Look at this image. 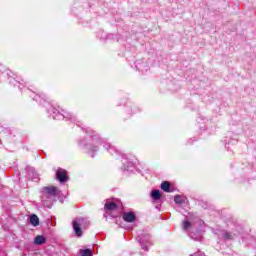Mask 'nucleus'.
<instances>
[{
    "label": "nucleus",
    "instance_id": "1",
    "mask_svg": "<svg viewBox=\"0 0 256 256\" xmlns=\"http://www.w3.org/2000/svg\"><path fill=\"white\" fill-rule=\"evenodd\" d=\"M59 195V189L55 186H48L42 188L41 200L44 207L51 209L53 205V199Z\"/></svg>",
    "mask_w": 256,
    "mask_h": 256
},
{
    "label": "nucleus",
    "instance_id": "2",
    "mask_svg": "<svg viewBox=\"0 0 256 256\" xmlns=\"http://www.w3.org/2000/svg\"><path fill=\"white\" fill-rule=\"evenodd\" d=\"M72 225L76 237H82L83 229H87V227H89V221L84 218H77L73 221Z\"/></svg>",
    "mask_w": 256,
    "mask_h": 256
},
{
    "label": "nucleus",
    "instance_id": "3",
    "mask_svg": "<svg viewBox=\"0 0 256 256\" xmlns=\"http://www.w3.org/2000/svg\"><path fill=\"white\" fill-rule=\"evenodd\" d=\"M137 240L139 241L144 251H149V246L151 245V235L148 233L140 232L138 234Z\"/></svg>",
    "mask_w": 256,
    "mask_h": 256
},
{
    "label": "nucleus",
    "instance_id": "4",
    "mask_svg": "<svg viewBox=\"0 0 256 256\" xmlns=\"http://www.w3.org/2000/svg\"><path fill=\"white\" fill-rule=\"evenodd\" d=\"M56 178L58 179V181H60V183H67V181H69V176H67V170L58 168L56 170Z\"/></svg>",
    "mask_w": 256,
    "mask_h": 256
},
{
    "label": "nucleus",
    "instance_id": "5",
    "mask_svg": "<svg viewBox=\"0 0 256 256\" xmlns=\"http://www.w3.org/2000/svg\"><path fill=\"white\" fill-rule=\"evenodd\" d=\"M122 217L127 223H133L136 219L135 213L133 212H124Z\"/></svg>",
    "mask_w": 256,
    "mask_h": 256
},
{
    "label": "nucleus",
    "instance_id": "6",
    "mask_svg": "<svg viewBox=\"0 0 256 256\" xmlns=\"http://www.w3.org/2000/svg\"><path fill=\"white\" fill-rule=\"evenodd\" d=\"M105 209H107V211H115V209H117V204L111 200H107L105 203Z\"/></svg>",
    "mask_w": 256,
    "mask_h": 256
},
{
    "label": "nucleus",
    "instance_id": "7",
    "mask_svg": "<svg viewBox=\"0 0 256 256\" xmlns=\"http://www.w3.org/2000/svg\"><path fill=\"white\" fill-rule=\"evenodd\" d=\"M162 191H165V193H171V184L168 181H164L161 184Z\"/></svg>",
    "mask_w": 256,
    "mask_h": 256
},
{
    "label": "nucleus",
    "instance_id": "8",
    "mask_svg": "<svg viewBox=\"0 0 256 256\" xmlns=\"http://www.w3.org/2000/svg\"><path fill=\"white\" fill-rule=\"evenodd\" d=\"M47 239H45L44 236L38 235L34 239L35 245H44L46 243Z\"/></svg>",
    "mask_w": 256,
    "mask_h": 256
},
{
    "label": "nucleus",
    "instance_id": "9",
    "mask_svg": "<svg viewBox=\"0 0 256 256\" xmlns=\"http://www.w3.org/2000/svg\"><path fill=\"white\" fill-rule=\"evenodd\" d=\"M124 170L134 172L135 171V166L133 165V162L132 161L126 162V164H124Z\"/></svg>",
    "mask_w": 256,
    "mask_h": 256
},
{
    "label": "nucleus",
    "instance_id": "10",
    "mask_svg": "<svg viewBox=\"0 0 256 256\" xmlns=\"http://www.w3.org/2000/svg\"><path fill=\"white\" fill-rule=\"evenodd\" d=\"M151 197L154 201H159V199H161V192L159 190H153L151 192Z\"/></svg>",
    "mask_w": 256,
    "mask_h": 256
},
{
    "label": "nucleus",
    "instance_id": "11",
    "mask_svg": "<svg viewBox=\"0 0 256 256\" xmlns=\"http://www.w3.org/2000/svg\"><path fill=\"white\" fill-rule=\"evenodd\" d=\"M30 223H31V225H33V227H37V225H39V217H37V215L33 214L30 217Z\"/></svg>",
    "mask_w": 256,
    "mask_h": 256
},
{
    "label": "nucleus",
    "instance_id": "12",
    "mask_svg": "<svg viewBox=\"0 0 256 256\" xmlns=\"http://www.w3.org/2000/svg\"><path fill=\"white\" fill-rule=\"evenodd\" d=\"M80 255L81 256H93V251L91 249H81L80 250Z\"/></svg>",
    "mask_w": 256,
    "mask_h": 256
},
{
    "label": "nucleus",
    "instance_id": "13",
    "mask_svg": "<svg viewBox=\"0 0 256 256\" xmlns=\"http://www.w3.org/2000/svg\"><path fill=\"white\" fill-rule=\"evenodd\" d=\"M174 202L177 204V205H181V203H183V197L181 196H175L174 197Z\"/></svg>",
    "mask_w": 256,
    "mask_h": 256
},
{
    "label": "nucleus",
    "instance_id": "14",
    "mask_svg": "<svg viewBox=\"0 0 256 256\" xmlns=\"http://www.w3.org/2000/svg\"><path fill=\"white\" fill-rule=\"evenodd\" d=\"M184 231H187L191 227V222L185 220L182 225Z\"/></svg>",
    "mask_w": 256,
    "mask_h": 256
},
{
    "label": "nucleus",
    "instance_id": "15",
    "mask_svg": "<svg viewBox=\"0 0 256 256\" xmlns=\"http://www.w3.org/2000/svg\"><path fill=\"white\" fill-rule=\"evenodd\" d=\"M63 116L61 114H56L53 116V119H61Z\"/></svg>",
    "mask_w": 256,
    "mask_h": 256
}]
</instances>
